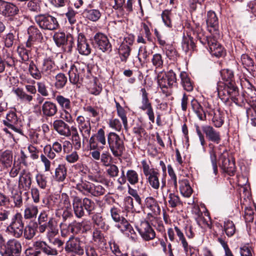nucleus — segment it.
I'll return each mask as SVG.
<instances>
[{"mask_svg": "<svg viewBox=\"0 0 256 256\" xmlns=\"http://www.w3.org/2000/svg\"><path fill=\"white\" fill-rule=\"evenodd\" d=\"M208 153L212 166L214 173L216 175L218 173L216 154H219L218 164L221 168L228 175L234 176L236 172L234 159L228 155L226 148L222 145L215 146L212 144H208Z\"/></svg>", "mask_w": 256, "mask_h": 256, "instance_id": "f257e3e1", "label": "nucleus"}, {"mask_svg": "<svg viewBox=\"0 0 256 256\" xmlns=\"http://www.w3.org/2000/svg\"><path fill=\"white\" fill-rule=\"evenodd\" d=\"M216 91L219 98L224 102H226L230 98L237 105H240L244 102V97L240 94L234 82L228 83L218 82Z\"/></svg>", "mask_w": 256, "mask_h": 256, "instance_id": "f03ea898", "label": "nucleus"}, {"mask_svg": "<svg viewBox=\"0 0 256 256\" xmlns=\"http://www.w3.org/2000/svg\"><path fill=\"white\" fill-rule=\"evenodd\" d=\"M194 34L196 36L197 40H199L202 44L208 45L210 52L212 55L220 57L224 54V48L216 39V35L214 36H205L202 30L200 28H198L196 32H194Z\"/></svg>", "mask_w": 256, "mask_h": 256, "instance_id": "7ed1b4c3", "label": "nucleus"}, {"mask_svg": "<svg viewBox=\"0 0 256 256\" xmlns=\"http://www.w3.org/2000/svg\"><path fill=\"white\" fill-rule=\"evenodd\" d=\"M106 138L109 148L112 155L116 158L121 157L125 150L122 139L114 132H109Z\"/></svg>", "mask_w": 256, "mask_h": 256, "instance_id": "20e7f679", "label": "nucleus"}, {"mask_svg": "<svg viewBox=\"0 0 256 256\" xmlns=\"http://www.w3.org/2000/svg\"><path fill=\"white\" fill-rule=\"evenodd\" d=\"M34 20L39 27L45 30H55L59 27L57 18L48 14H38L34 16Z\"/></svg>", "mask_w": 256, "mask_h": 256, "instance_id": "39448f33", "label": "nucleus"}, {"mask_svg": "<svg viewBox=\"0 0 256 256\" xmlns=\"http://www.w3.org/2000/svg\"><path fill=\"white\" fill-rule=\"evenodd\" d=\"M24 227V224L22 214L20 212H16L12 216L6 231L15 238H19L23 234Z\"/></svg>", "mask_w": 256, "mask_h": 256, "instance_id": "423d86ee", "label": "nucleus"}, {"mask_svg": "<svg viewBox=\"0 0 256 256\" xmlns=\"http://www.w3.org/2000/svg\"><path fill=\"white\" fill-rule=\"evenodd\" d=\"M175 234L179 238V240L181 242L184 251L186 255L190 254V256H198L196 253L192 251V246H190L182 230L178 226H174V228H169L168 230V235L170 240L174 242L175 240Z\"/></svg>", "mask_w": 256, "mask_h": 256, "instance_id": "0eeeda50", "label": "nucleus"}, {"mask_svg": "<svg viewBox=\"0 0 256 256\" xmlns=\"http://www.w3.org/2000/svg\"><path fill=\"white\" fill-rule=\"evenodd\" d=\"M110 212L112 220L118 223L116 226L120 231L128 234L134 232L132 227L128 220L124 217L120 216V210L119 208L114 206L110 208Z\"/></svg>", "mask_w": 256, "mask_h": 256, "instance_id": "6e6552de", "label": "nucleus"}, {"mask_svg": "<svg viewBox=\"0 0 256 256\" xmlns=\"http://www.w3.org/2000/svg\"><path fill=\"white\" fill-rule=\"evenodd\" d=\"M106 138L104 130L102 128L98 129L88 141L90 150L92 151L103 150L106 144Z\"/></svg>", "mask_w": 256, "mask_h": 256, "instance_id": "1a4fd4ad", "label": "nucleus"}, {"mask_svg": "<svg viewBox=\"0 0 256 256\" xmlns=\"http://www.w3.org/2000/svg\"><path fill=\"white\" fill-rule=\"evenodd\" d=\"M65 250L68 252H72L78 256H82L84 254V244L78 237L71 236L66 242Z\"/></svg>", "mask_w": 256, "mask_h": 256, "instance_id": "9d476101", "label": "nucleus"}, {"mask_svg": "<svg viewBox=\"0 0 256 256\" xmlns=\"http://www.w3.org/2000/svg\"><path fill=\"white\" fill-rule=\"evenodd\" d=\"M39 64L44 76L50 78L54 76L58 70V67L52 56L44 58L39 62Z\"/></svg>", "mask_w": 256, "mask_h": 256, "instance_id": "9b49d317", "label": "nucleus"}, {"mask_svg": "<svg viewBox=\"0 0 256 256\" xmlns=\"http://www.w3.org/2000/svg\"><path fill=\"white\" fill-rule=\"evenodd\" d=\"M140 92H142V104L140 106V108L143 111H146L148 120L154 124L155 122L154 113L152 104L148 98V94L144 88H142L140 90Z\"/></svg>", "mask_w": 256, "mask_h": 256, "instance_id": "f8f14e48", "label": "nucleus"}, {"mask_svg": "<svg viewBox=\"0 0 256 256\" xmlns=\"http://www.w3.org/2000/svg\"><path fill=\"white\" fill-rule=\"evenodd\" d=\"M52 198L48 202V207L56 210H60L66 208H70V202L68 196L66 193H62L59 196Z\"/></svg>", "mask_w": 256, "mask_h": 256, "instance_id": "ddd939ff", "label": "nucleus"}, {"mask_svg": "<svg viewBox=\"0 0 256 256\" xmlns=\"http://www.w3.org/2000/svg\"><path fill=\"white\" fill-rule=\"evenodd\" d=\"M92 43L103 52H110L112 50V46L107 36L102 33H96L94 36Z\"/></svg>", "mask_w": 256, "mask_h": 256, "instance_id": "4468645a", "label": "nucleus"}, {"mask_svg": "<svg viewBox=\"0 0 256 256\" xmlns=\"http://www.w3.org/2000/svg\"><path fill=\"white\" fill-rule=\"evenodd\" d=\"M22 250L21 242L16 239L12 238L6 243L2 256H14L20 254Z\"/></svg>", "mask_w": 256, "mask_h": 256, "instance_id": "2eb2a0df", "label": "nucleus"}, {"mask_svg": "<svg viewBox=\"0 0 256 256\" xmlns=\"http://www.w3.org/2000/svg\"><path fill=\"white\" fill-rule=\"evenodd\" d=\"M3 124L14 132H21V120L14 112H10L6 114V120H3Z\"/></svg>", "mask_w": 256, "mask_h": 256, "instance_id": "dca6fc26", "label": "nucleus"}, {"mask_svg": "<svg viewBox=\"0 0 256 256\" xmlns=\"http://www.w3.org/2000/svg\"><path fill=\"white\" fill-rule=\"evenodd\" d=\"M206 23L208 30L210 33L214 35H218V20L216 14L214 11L208 12Z\"/></svg>", "mask_w": 256, "mask_h": 256, "instance_id": "f3484780", "label": "nucleus"}, {"mask_svg": "<svg viewBox=\"0 0 256 256\" xmlns=\"http://www.w3.org/2000/svg\"><path fill=\"white\" fill-rule=\"evenodd\" d=\"M32 174L27 170H22L20 173L18 187L20 189L28 190L30 189L32 184Z\"/></svg>", "mask_w": 256, "mask_h": 256, "instance_id": "a211bd4d", "label": "nucleus"}, {"mask_svg": "<svg viewBox=\"0 0 256 256\" xmlns=\"http://www.w3.org/2000/svg\"><path fill=\"white\" fill-rule=\"evenodd\" d=\"M33 246L36 250H40L48 256H56L58 254V250L49 245L46 242L41 240L35 241Z\"/></svg>", "mask_w": 256, "mask_h": 256, "instance_id": "6ab92c4d", "label": "nucleus"}, {"mask_svg": "<svg viewBox=\"0 0 256 256\" xmlns=\"http://www.w3.org/2000/svg\"><path fill=\"white\" fill-rule=\"evenodd\" d=\"M207 114L212 116V122L216 128H220L224 123V116L222 112L212 108L210 106L206 107Z\"/></svg>", "mask_w": 256, "mask_h": 256, "instance_id": "aec40b11", "label": "nucleus"}, {"mask_svg": "<svg viewBox=\"0 0 256 256\" xmlns=\"http://www.w3.org/2000/svg\"><path fill=\"white\" fill-rule=\"evenodd\" d=\"M138 231L142 238L146 241L153 240L156 237V232L148 222H142Z\"/></svg>", "mask_w": 256, "mask_h": 256, "instance_id": "412c9836", "label": "nucleus"}, {"mask_svg": "<svg viewBox=\"0 0 256 256\" xmlns=\"http://www.w3.org/2000/svg\"><path fill=\"white\" fill-rule=\"evenodd\" d=\"M202 129L208 140L218 144L221 141L220 132L210 125H204Z\"/></svg>", "mask_w": 256, "mask_h": 256, "instance_id": "4be33fe9", "label": "nucleus"}, {"mask_svg": "<svg viewBox=\"0 0 256 256\" xmlns=\"http://www.w3.org/2000/svg\"><path fill=\"white\" fill-rule=\"evenodd\" d=\"M76 46V49L80 54L88 56L90 54L91 47L84 35L82 33H80L78 34Z\"/></svg>", "mask_w": 256, "mask_h": 256, "instance_id": "5701e85b", "label": "nucleus"}, {"mask_svg": "<svg viewBox=\"0 0 256 256\" xmlns=\"http://www.w3.org/2000/svg\"><path fill=\"white\" fill-rule=\"evenodd\" d=\"M100 150L90 152V154L92 158L96 160H100V163L103 166H110L112 160L111 154L108 151L104 152L101 154Z\"/></svg>", "mask_w": 256, "mask_h": 256, "instance_id": "b1692460", "label": "nucleus"}, {"mask_svg": "<svg viewBox=\"0 0 256 256\" xmlns=\"http://www.w3.org/2000/svg\"><path fill=\"white\" fill-rule=\"evenodd\" d=\"M44 154L50 160L56 158V154H60L62 152V144L58 141H55L52 144L46 145L44 148Z\"/></svg>", "mask_w": 256, "mask_h": 256, "instance_id": "393cba45", "label": "nucleus"}, {"mask_svg": "<svg viewBox=\"0 0 256 256\" xmlns=\"http://www.w3.org/2000/svg\"><path fill=\"white\" fill-rule=\"evenodd\" d=\"M54 129L60 136L68 137L71 135L70 126L62 120H56L53 122Z\"/></svg>", "mask_w": 256, "mask_h": 256, "instance_id": "a878e982", "label": "nucleus"}, {"mask_svg": "<svg viewBox=\"0 0 256 256\" xmlns=\"http://www.w3.org/2000/svg\"><path fill=\"white\" fill-rule=\"evenodd\" d=\"M19 12L18 8L16 5L2 0L0 14L8 18L15 14L19 13Z\"/></svg>", "mask_w": 256, "mask_h": 256, "instance_id": "bb28decb", "label": "nucleus"}, {"mask_svg": "<svg viewBox=\"0 0 256 256\" xmlns=\"http://www.w3.org/2000/svg\"><path fill=\"white\" fill-rule=\"evenodd\" d=\"M42 114L45 117H52L58 112L56 104L51 101H46L41 107Z\"/></svg>", "mask_w": 256, "mask_h": 256, "instance_id": "cd10ccee", "label": "nucleus"}, {"mask_svg": "<svg viewBox=\"0 0 256 256\" xmlns=\"http://www.w3.org/2000/svg\"><path fill=\"white\" fill-rule=\"evenodd\" d=\"M190 106L194 111L200 120L205 121L206 120V108L204 110L203 108L194 98L190 101Z\"/></svg>", "mask_w": 256, "mask_h": 256, "instance_id": "c85d7f7f", "label": "nucleus"}, {"mask_svg": "<svg viewBox=\"0 0 256 256\" xmlns=\"http://www.w3.org/2000/svg\"><path fill=\"white\" fill-rule=\"evenodd\" d=\"M67 175L68 169L66 164H60L55 168L53 177L56 181L62 182L66 179Z\"/></svg>", "mask_w": 256, "mask_h": 256, "instance_id": "c756f323", "label": "nucleus"}, {"mask_svg": "<svg viewBox=\"0 0 256 256\" xmlns=\"http://www.w3.org/2000/svg\"><path fill=\"white\" fill-rule=\"evenodd\" d=\"M13 154L11 150H0V164L4 168H8L12 164Z\"/></svg>", "mask_w": 256, "mask_h": 256, "instance_id": "7c9ffc66", "label": "nucleus"}, {"mask_svg": "<svg viewBox=\"0 0 256 256\" xmlns=\"http://www.w3.org/2000/svg\"><path fill=\"white\" fill-rule=\"evenodd\" d=\"M144 206L148 208L155 216L159 215L160 208L156 200L152 196L146 198L144 200Z\"/></svg>", "mask_w": 256, "mask_h": 256, "instance_id": "2f4dec72", "label": "nucleus"}, {"mask_svg": "<svg viewBox=\"0 0 256 256\" xmlns=\"http://www.w3.org/2000/svg\"><path fill=\"white\" fill-rule=\"evenodd\" d=\"M38 210V206L33 204L26 206L24 212V217L25 220L35 219L37 217Z\"/></svg>", "mask_w": 256, "mask_h": 256, "instance_id": "473e14b6", "label": "nucleus"}, {"mask_svg": "<svg viewBox=\"0 0 256 256\" xmlns=\"http://www.w3.org/2000/svg\"><path fill=\"white\" fill-rule=\"evenodd\" d=\"M92 183L87 180H80L76 184V188L84 196L90 194Z\"/></svg>", "mask_w": 256, "mask_h": 256, "instance_id": "72a5a7b5", "label": "nucleus"}, {"mask_svg": "<svg viewBox=\"0 0 256 256\" xmlns=\"http://www.w3.org/2000/svg\"><path fill=\"white\" fill-rule=\"evenodd\" d=\"M180 84L184 89L188 92H192L194 90V84L188 74L184 72H180Z\"/></svg>", "mask_w": 256, "mask_h": 256, "instance_id": "f704fd0d", "label": "nucleus"}, {"mask_svg": "<svg viewBox=\"0 0 256 256\" xmlns=\"http://www.w3.org/2000/svg\"><path fill=\"white\" fill-rule=\"evenodd\" d=\"M180 190L181 194L184 197L189 198L192 193V189L190 186L189 181L186 178L179 180Z\"/></svg>", "mask_w": 256, "mask_h": 256, "instance_id": "c9c22d12", "label": "nucleus"}, {"mask_svg": "<svg viewBox=\"0 0 256 256\" xmlns=\"http://www.w3.org/2000/svg\"><path fill=\"white\" fill-rule=\"evenodd\" d=\"M28 71L30 76L34 79L39 80L43 76L40 64H38V65L36 64L33 60L30 61L28 66Z\"/></svg>", "mask_w": 256, "mask_h": 256, "instance_id": "e433bc0d", "label": "nucleus"}, {"mask_svg": "<svg viewBox=\"0 0 256 256\" xmlns=\"http://www.w3.org/2000/svg\"><path fill=\"white\" fill-rule=\"evenodd\" d=\"M73 210L76 216L78 218H81L85 214L84 208L81 204V198L78 197H75L72 202Z\"/></svg>", "mask_w": 256, "mask_h": 256, "instance_id": "4c0bfd02", "label": "nucleus"}, {"mask_svg": "<svg viewBox=\"0 0 256 256\" xmlns=\"http://www.w3.org/2000/svg\"><path fill=\"white\" fill-rule=\"evenodd\" d=\"M132 48L127 45L120 44L118 49V52L120 58L122 62H126L130 54Z\"/></svg>", "mask_w": 256, "mask_h": 256, "instance_id": "58836bf2", "label": "nucleus"}, {"mask_svg": "<svg viewBox=\"0 0 256 256\" xmlns=\"http://www.w3.org/2000/svg\"><path fill=\"white\" fill-rule=\"evenodd\" d=\"M37 186L42 190H45L48 186V177L44 174L38 172L35 176Z\"/></svg>", "mask_w": 256, "mask_h": 256, "instance_id": "ea45409f", "label": "nucleus"}, {"mask_svg": "<svg viewBox=\"0 0 256 256\" xmlns=\"http://www.w3.org/2000/svg\"><path fill=\"white\" fill-rule=\"evenodd\" d=\"M84 14L85 18L94 22H97L102 16L101 12L96 9L86 10Z\"/></svg>", "mask_w": 256, "mask_h": 256, "instance_id": "a19ab883", "label": "nucleus"}, {"mask_svg": "<svg viewBox=\"0 0 256 256\" xmlns=\"http://www.w3.org/2000/svg\"><path fill=\"white\" fill-rule=\"evenodd\" d=\"M14 92L21 101L26 103H30L34 99L32 95L27 94L22 88H16Z\"/></svg>", "mask_w": 256, "mask_h": 256, "instance_id": "79ce46f5", "label": "nucleus"}, {"mask_svg": "<svg viewBox=\"0 0 256 256\" xmlns=\"http://www.w3.org/2000/svg\"><path fill=\"white\" fill-rule=\"evenodd\" d=\"M78 128L82 137V142L84 144L85 141H88V138L90 135L92 127L90 121H88Z\"/></svg>", "mask_w": 256, "mask_h": 256, "instance_id": "37998d69", "label": "nucleus"}, {"mask_svg": "<svg viewBox=\"0 0 256 256\" xmlns=\"http://www.w3.org/2000/svg\"><path fill=\"white\" fill-rule=\"evenodd\" d=\"M159 176L160 173L158 170L147 176V181L150 186L154 190H158L160 188Z\"/></svg>", "mask_w": 256, "mask_h": 256, "instance_id": "c03bdc74", "label": "nucleus"}, {"mask_svg": "<svg viewBox=\"0 0 256 256\" xmlns=\"http://www.w3.org/2000/svg\"><path fill=\"white\" fill-rule=\"evenodd\" d=\"M56 100L63 110L71 109V102L69 98L62 95H58L56 97Z\"/></svg>", "mask_w": 256, "mask_h": 256, "instance_id": "a18cd8bd", "label": "nucleus"}, {"mask_svg": "<svg viewBox=\"0 0 256 256\" xmlns=\"http://www.w3.org/2000/svg\"><path fill=\"white\" fill-rule=\"evenodd\" d=\"M92 240L97 243L99 246H106V242L104 234L98 228H96L92 232Z\"/></svg>", "mask_w": 256, "mask_h": 256, "instance_id": "49530a36", "label": "nucleus"}, {"mask_svg": "<svg viewBox=\"0 0 256 256\" xmlns=\"http://www.w3.org/2000/svg\"><path fill=\"white\" fill-rule=\"evenodd\" d=\"M28 37L36 42H40L42 39V36L40 30L35 26H31L28 29Z\"/></svg>", "mask_w": 256, "mask_h": 256, "instance_id": "de8ad7c7", "label": "nucleus"}, {"mask_svg": "<svg viewBox=\"0 0 256 256\" xmlns=\"http://www.w3.org/2000/svg\"><path fill=\"white\" fill-rule=\"evenodd\" d=\"M118 116L121 118L124 127L126 128L128 126V119L126 112L122 106L115 99L114 100Z\"/></svg>", "mask_w": 256, "mask_h": 256, "instance_id": "09e8293b", "label": "nucleus"}, {"mask_svg": "<svg viewBox=\"0 0 256 256\" xmlns=\"http://www.w3.org/2000/svg\"><path fill=\"white\" fill-rule=\"evenodd\" d=\"M72 66L74 68L76 72L78 74L81 80L84 77L86 76V73L88 72V67L83 63L75 62Z\"/></svg>", "mask_w": 256, "mask_h": 256, "instance_id": "8fccbe9b", "label": "nucleus"}, {"mask_svg": "<svg viewBox=\"0 0 256 256\" xmlns=\"http://www.w3.org/2000/svg\"><path fill=\"white\" fill-rule=\"evenodd\" d=\"M55 80L56 82L54 83V86L58 90L63 88L68 82L66 76L62 72H60L56 76Z\"/></svg>", "mask_w": 256, "mask_h": 256, "instance_id": "3c124183", "label": "nucleus"}, {"mask_svg": "<svg viewBox=\"0 0 256 256\" xmlns=\"http://www.w3.org/2000/svg\"><path fill=\"white\" fill-rule=\"evenodd\" d=\"M17 52L18 56L21 58L22 62L28 64V62L29 61L30 50H26L23 46H19L17 48Z\"/></svg>", "mask_w": 256, "mask_h": 256, "instance_id": "603ef678", "label": "nucleus"}, {"mask_svg": "<svg viewBox=\"0 0 256 256\" xmlns=\"http://www.w3.org/2000/svg\"><path fill=\"white\" fill-rule=\"evenodd\" d=\"M69 36L70 34L66 36L64 32H60L56 33L54 35L53 38L57 46H60L64 45L66 42L68 40Z\"/></svg>", "mask_w": 256, "mask_h": 256, "instance_id": "864d4df0", "label": "nucleus"}, {"mask_svg": "<svg viewBox=\"0 0 256 256\" xmlns=\"http://www.w3.org/2000/svg\"><path fill=\"white\" fill-rule=\"evenodd\" d=\"M126 179L132 185H135L138 182L139 176L138 172L134 170H128L126 172Z\"/></svg>", "mask_w": 256, "mask_h": 256, "instance_id": "5fc2aeb1", "label": "nucleus"}, {"mask_svg": "<svg viewBox=\"0 0 256 256\" xmlns=\"http://www.w3.org/2000/svg\"><path fill=\"white\" fill-rule=\"evenodd\" d=\"M223 230H224L226 234L230 237L232 236L236 232V226L234 222L230 220H227L224 222Z\"/></svg>", "mask_w": 256, "mask_h": 256, "instance_id": "6e6d98bb", "label": "nucleus"}, {"mask_svg": "<svg viewBox=\"0 0 256 256\" xmlns=\"http://www.w3.org/2000/svg\"><path fill=\"white\" fill-rule=\"evenodd\" d=\"M92 222L100 228L103 230H107L108 226H106L104 219L100 214L96 213L94 214L92 216Z\"/></svg>", "mask_w": 256, "mask_h": 256, "instance_id": "4d7b16f0", "label": "nucleus"}, {"mask_svg": "<svg viewBox=\"0 0 256 256\" xmlns=\"http://www.w3.org/2000/svg\"><path fill=\"white\" fill-rule=\"evenodd\" d=\"M24 237L26 240H31L36 234V228L29 224L24 228Z\"/></svg>", "mask_w": 256, "mask_h": 256, "instance_id": "13d9d810", "label": "nucleus"}, {"mask_svg": "<svg viewBox=\"0 0 256 256\" xmlns=\"http://www.w3.org/2000/svg\"><path fill=\"white\" fill-rule=\"evenodd\" d=\"M106 190L100 184H94L92 183L90 195L94 196H100L105 194Z\"/></svg>", "mask_w": 256, "mask_h": 256, "instance_id": "bf43d9fd", "label": "nucleus"}, {"mask_svg": "<svg viewBox=\"0 0 256 256\" xmlns=\"http://www.w3.org/2000/svg\"><path fill=\"white\" fill-rule=\"evenodd\" d=\"M27 10L31 12L38 13L41 10L40 2L36 0H29L26 3Z\"/></svg>", "mask_w": 256, "mask_h": 256, "instance_id": "052dcab7", "label": "nucleus"}, {"mask_svg": "<svg viewBox=\"0 0 256 256\" xmlns=\"http://www.w3.org/2000/svg\"><path fill=\"white\" fill-rule=\"evenodd\" d=\"M168 198V202L171 208H174L182 204L179 196L174 193H170Z\"/></svg>", "mask_w": 256, "mask_h": 256, "instance_id": "680f3d73", "label": "nucleus"}, {"mask_svg": "<svg viewBox=\"0 0 256 256\" xmlns=\"http://www.w3.org/2000/svg\"><path fill=\"white\" fill-rule=\"evenodd\" d=\"M195 46V44L192 37L190 36L184 38L182 42V48L186 52H188L190 50H194Z\"/></svg>", "mask_w": 256, "mask_h": 256, "instance_id": "e2e57ef3", "label": "nucleus"}, {"mask_svg": "<svg viewBox=\"0 0 256 256\" xmlns=\"http://www.w3.org/2000/svg\"><path fill=\"white\" fill-rule=\"evenodd\" d=\"M81 204L89 214L94 209L95 204L89 198H84L82 200L81 199Z\"/></svg>", "mask_w": 256, "mask_h": 256, "instance_id": "0e129e2a", "label": "nucleus"}, {"mask_svg": "<svg viewBox=\"0 0 256 256\" xmlns=\"http://www.w3.org/2000/svg\"><path fill=\"white\" fill-rule=\"evenodd\" d=\"M172 14L171 11L168 10H164L162 14V18L163 22L166 26L170 28L172 27Z\"/></svg>", "mask_w": 256, "mask_h": 256, "instance_id": "69168bd1", "label": "nucleus"}, {"mask_svg": "<svg viewBox=\"0 0 256 256\" xmlns=\"http://www.w3.org/2000/svg\"><path fill=\"white\" fill-rule=\"evenodd\" d=\"M83 226V222H78L76 220L68 224V228L74 236L78 234L82 230Z\"/></svg>", "mask_w": 256, "mask_h": 256, "instance_id": "338daca9", "label": "nucleus"}, {"mask_svg": "<svg viewBox=\"0 0 256 256\" xmlns=\"http://www.w3.org/2000/svg\"><path fill=\"white\" fill-rule=\"evenodd\" d=\"M8 20L9 24L13 26H18L22 24L23 21V17L20 16L18 13L15 14L12 16L10 17Z\"/></svg>", "mask_w": 256, "mask_h": 256, "instance_id": "774afa93", "label": "nucleus"}]
</instances>
